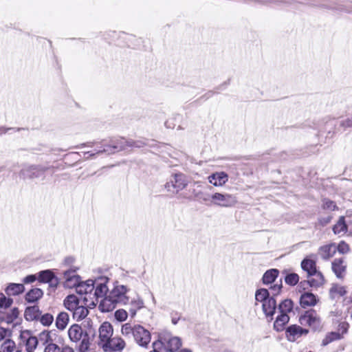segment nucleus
<instances>
[{
    "mask_svg": "<svg viewBox=\"0 0 352 352\" xmlns=\"http://www.w3.org/2000/svg\"><path fill=\"white\" fill-rule=\"evenodd\" d=\"M129 290L124 285H116L109 295L100 301L99 305L100 311L102 312H109L113 311L118 305H127L129 301V297L126 296Z\"/></svg>",
    "mask_w": 352,
    "mask_h": 352,
    "instance_id": "nucleus-1",
    "label": "nucleus"
},
{
    "mask_svg": "<svg viewBox=\"0 0 352 352\" xmlns=\"http://www.w3.org/2000/svg\"><path fill=\"white\" fill-rule=\"evenodd\" d=\"M133 146L140 147V145L132 140H127L123 138H116L111 140L109 144H104L102 148L95 150L94 152L85 153V157L89 159L103 153L111 155Z\"/></svg>",
    "mask_w": 352,
    "mask_h": 352,
    "instance_id": "nucleus-2",
    "label": "nucleus"
},
{
    "mask_svg": "<svg viewBox=\"0 0 352 352\" xmlns=\"http://www.w3.org/2000/svg\"><path fill=\"white\" fill-rule=\"evenodd\" d=\"M155 348H161L164 352H177L182 346L178 337H173L168 333L160 334L159 340L153 342Z\"/></svg>",
    "mask_w": 352,
    "mask_h": 352,
    "instance_id": "nucleus-3",
    "label": "nucleus"
},
{
    "mask_svg": "<svg viewBox=\"0 0 352 352\" xmlns=\"http://www.w3.org/2000/svg\"><path fill=\"white\" fill-rule=\"evenodd\" d=\"M188 184V180L184 174L181 173H175L171 176L170 181L166 184L165 188L168 191H171V188H173L175 190L173 192L177 193L184 189Z\"/></svg>",
    "mask_w": 352,
    "mask_h": 352,
    "instance_id": "nucleus-4",
    "label": "nucleus"
},
{
    "mask_svg": "<svg viewBox=\"0 0 352 352\" xmlns=\"http://www.w3.org/2000/svg\"><path fill=\"white\" fill-rule=\"evenodd\" d=\"M299 320L301 324H307L314 330L318 329L320 327V318L314 309L305 311L304 315L300 317Z\"/></svg>",
    "mask_w": 352,
    "mask_h": 352,
    "instance_id": "nucleus-5",
    "label": "nucleus"
},
{
    "mask_svg": "<svg viewBox=\"0 0 352 352\" xmlns=\"http://www.w3.org/2000/svg\"><path fill=\"white\" fill-rule=\"evenodd\" d=\"M237 202L236 197L230 194L215 192L211 195V203L221 207H232Z\"/></svg>",
    "mask_w": 352,
    "mask_h": 352,
    "instance_id": "nucleus-6",
    "label": "nucleus"
},
{
    "mask_svg": "<svg viewBox=\"0 0 352 352\" xmlns=\"http://www.w3.org/2000/svg\"><path fill=\"white\" fill-rule=\"evenodd\" d=\"M48 169L47 167L30 165L24 166L20 171V175L23 179H34L38 178L44 175L45 172Z\"/></svg>",
    "mask_w": 352,
    "mask_h": 352,
    "instance_id": "nucleus-7",
    "label": "nucleus"
},
{
    "mask_svg": "<svg viewBox=\"0 0 352 352\" xmlns=\"http://www.w3.org/2000/svg\"><path fill=\"white\" fill-rule=\"evenodd\" d=\"M133 339L140 346L147 347L151 342V333L142 326L135 325Z\"/></svg>",
    "mask_w": 352,
    "mask_h": 352,
    "instance_id": "nucleus-8",
    "label": "nucleus"
},
{
    "mask_svg": "<svg viewBox=\"0 0 352 352\" xmlns=\"http://www.w3.org/2000/svg\"><path fill=\"white\" fill-rule=\"evenodd\" d=\"M98 333L99 341L98 344V346L102 347V345H106L107 342L112 338L113 333V326L109 322H104L100 326Z\"/></svg>",
    "mask_w": 352,
    "mask_h": 352,
    "instance_id": "nucleus-9",
    "label": "nucleus"
},
{
    "mask_svg": "<svg viewBox=\"0 0 352 352\" xmlns=\"http://www.w3.org/2000/svg\"><path fill=\"white\" fill-rule=\"evenodd\" d=\"M125 342L120 337H112L101 347L104 352H120L125 347Z\"/></svg>",
    "mask_w": 352,
    "mask_h": 352,
    "instance_id": "nucleus-10",
    "label": "nucleus"
},
{
    "mask_svg": "<svg viewBox=\"0 0 352 352\" xmlns=\"http://www.w3.org/2000/svg\"><path fill=\"white\" fill-rule=\"evenodd\" d=\"M308 333V330L301 327L293 324L286 329V337L290 342H294L303 334Z\"/></svg>",
    "mask_w": 352,
    "mask_h": 352,
    "instance_id": "nucleus-11",
    "label": "nucleus"
},
{
    "mask_svg": "<svg viewBox=\"0 0 352 352\" xmlns=\"http://www.w3.org/2000/svg\"><path fill=\"white\" fill-rule=\"evenodd\" d=\"M331 268L338 278H343L346 268L344 259L343 258L334 259L331 263Z\"/></svg>",
    "mask_w": 352,
    "mask_h": 352,
    "instance_id": "nucleus-12",
    "label": "nucleus"
},
{
    "mask_svg": "<svg viewBox=\"0 0 352 352\" xmlns=\"http://www.w3.org/2000/svg\"><path fill=\"white\" fill-rule=\"evenodd\" d=\"M84 305H78L75 309L72 311L73 312V318L76 321L82 320L85 318L89 314V310L87 308V298L84 297L83 298Z\"/></svg>",
    "mask_w": 352,
    "mask_h": 352,
    "instance_id": "nucleus-13",
    "label": "nucleus"
},
{
    "mask_svg": "<svg viewBox=\"0 0 352 352\" xmlns=\"http://www.w3.org/2000/svg\"><path fill=\"white\" fill-rule=\"evenodd\" d=\"M262 307L266 317H270V320H272L276 309V301L274 298L271 296L267 299V300L262 304Z\"/></svg>",
    "mask_w": 352,
    "mask_h": 352,
    "instance_id": "nucleus-14",
    "label": "nucleus"
},
{
    "mask_svg": "<svg viewBox=\"0 0 352 352\" xmlns=\"http://www.w3.org/2000/svg\"><path fill=\"white\" fill-rule=\"evenodd\" d=\"M107 280L108 278H100V282L99 280H97L96 282L95 292L94 296L96 298V299H98L100 298H104V297L107 296V294L109 290L106 285Z\"/></svg>",
    "mask_w": 352,
    "mask_h": 352,
    "instance_id": "nucleus-15",
    "label": "nucleus"
},
{
    "mask_svg": "<svg viewBox=\"0 0 352 352\" xmlns=\"http://www.w3.org/2000/svg\"><path fill=\"white\" fill-rule=\"evenodd\" d=\"M228 180V175L224 172H217L208 177V182L215 186H221Z\"/></svg>",
    "mask_w": 352,
    "mask_h": 352,
    "instance_id": "nucleus-16",
    "label": "nucleus"
},
{
    "mask_svg": "<svg viewBox=\"0 0 352 352\" xmlns=\"http://www.w3.org/2000/svg\"><path fill=\"white\" fill-rule=\"evenodd\" d=\"M68 336L71 341L79 342L83 336L82 327L78 324H72L68 330Z\"/></svg>",
    "mask_w": 352,
    "mask_h": 352,
    "instance_id": "nucleus-17",
    "label": "nucleus"
},
{
    "mask_svg": "<svg viewBox=\"0 0 352 352\" xmlns=\"http://www.w3.org/2000/svg\"><path fill=\"white\" fill-rule=\"evenodd\" d=\"M336 252V245L331 243L321 246L319 248L318 253L321 258L324 260H328L333 257Z\"/></svg>",
    "mask_w": 352,
    "mask_h": 352,
    "instance_id": "nucleus-18",
    "label": "nucleus"
},
{
    "mask_svg": "<svg viewBox=\"0 0 352 352\" xmlns=\"http://www.w3.org/2000/svg\"><path fill=\"white\" fill-rule=\"evenodd\" d=\"M318 299L316 296L310 292H305L300 298V304L302 307L314 306L317 303Z\"/></svg>",
    "mask_w": 352,
    "mask_h": 352,
    "instance_id": "nucleus-19",
    "label": "nucleus"
},
{
    "mask_svg": "<svg viewBox=\"0 0 352 352\" xmlns=\"http://www.w3.org/2000/svg\"><path fill=\"white\" fill-rule=\"evenodd\" d=\"M309 278V279L307 280V283L311 287H319L322 286L325 282L324 276L318 270L316 271V273H313L311 275V277Z\"/></svg>",
    "mask_w": 352,
    "mask_h": 352,
    "instance_id": "nucleus-20",
    "label": "nucleus"
},
{
    "mask_svg": "<svg viewBox=\"0 0 352 352\" xmlns=\"http://www.w3.org/2000/svg\"><path fill=\"white\" fill-rule=\"evenodd\" d=\"M301 267L303 271L307 273L308 277H311V275L316 273L317 270L316 261L309 258H305L302 261Z\"/></svg>",
    "mask_w": 352,
    "mask_h": 352,
    "instance_id": "nucleus-21",
    "label": "nucleus"
},
{
    "mask_svg": "<svg viewBox=\"0 0 352 352\" xmlns=\"http://www.w3.org/2000/svg\"><path fill=\"white\" fill-rule=\"evenodd\" d=\"M289 317L286 314H280L277 316L274 323V329L276 331H282L285 326L289 322Z\"/></svg>",
    "mask_w": 352,
    "mask_h": 352,
    "instance_id": "nucleus-22",
    "label": "nucleus"
},
{
    "mask_svg": "<svg viewBox=\"0 0 352 352\" xmlns=\"http://www.w3.org/2000/svg\"><path fill=\"white\" fill-rule=\"evenodd\" d=\"M41 314V311L38 306L28 307L25 311V317L28 320H38Z\"/></svg>",
    "mask_w": 352,
    "mask_h": 352,
    "instance_id": "nucleus-23",
    "label": "nucleus"
},
{
    "mask_svg": "<svg viewBox=\"0 0 352 352\" xmlns=\"http://www.w3.org/2000/svg\"><path fill=\"white\" fill-rule=\"evenodd\" d=\"M24 290L23 284L10 283L6 288L5 292L8 296H16L23 293Z\"/></svg>",
    "mask_w": 352,
    "mask_h": 352,
    "instance_id": "nucleus-24",
    "label": "nucleus"
},
{
    "mask_svg": "<svg viewBox=\"0 0 352 352\" xmlns=\"http://www.w3.org/2000/svg\"><path fill=\"white\" fill-rule=\"evenodd\" d=\"M127 305L130 307L129 312L131 313V316H134L136 314L137 311L144 307V301L139 296H137V298L129 300Z\"/></svg>",
    "mask_w": 352,
    "mask_h": 352,
    "instance_id": "nucleus-25",
    "label": "nucleus"
},
{
    "mask_svg": "<svg viewBox=\"0 0 352 352\" xmlns=\"http://www.w3.org/2000/svg\"><path fill=\"white\" fill-rule=\"evenodd\" d=\"M69 317L67 313L62 311L58 314L56 319V327L59 330H64L68 324Z\"/></svg>",
    "mask_w": 352,
    "mask_h": 352,
    "instance_id": "nucleus-26",
    "label": "nucleus"
},
{
    "mask_svg": "<svg viewBox=\"0 0 352 352\" xmlns=\"http://www.w3.org/2000/svg\"><path fill=\"white\" fill-rule=\"evenodd\" d=\"M346 294L345 287L339 285H333L330 290L329 295L332 299H339Z\"/></svg>",
    "mask_w": 352,
    "mask_h": 352,
    "instance_id": "nucleus-27",
    "label": "nucleus"
},
{
    "mask_svg": "<svg viewBox=\"0 0 352 352\" xmlns=\"http://www.w3.org/2000/svg\"><path fill=\"white\" fill-rule=\"evenodd\" d=\"M79 299L74 294L67 296L64 300V306L67 309L72 311L79 305Z\"/></svg>",
    "mask_w": 352,
    "mask_h": 352,
    "instance_id": "nucleus-28",
    "label": "nucleus"
},
{
    "mask_svg": "<svg viewBox=\"0 0 352 352\" xmlns=\"http://www.w3.org/2000/svg\"><path fill=\"white\" fill-rule=\"evenodd\" d=\"M43 295V291L39 288L30 289L25 295V300L28 302H34Z\"/></svg>",
    "mask_w": 352,
    "mask_h": 352,
    "instance_id": "nucleus-29",
    "label": "nucleus"
},
{
    "mask_svg": "<svg viewBox=\"0 0 352 352\" xmlns=\"http://www.w3.org/2000/svg\"><path fill=\"white\" fill-rule=\"evenodd\" d=\"M333 231L335 234H344L347 232V225L346 224L344 217H340L338 221L333 227Z\"/></svg>",
    "mask_w": 352,
    "mask_h": 352,
    "instance_id": "nucleus-30",
    "label": "nucleus"
},
{
    "mask_svg": "<svg viewBox=\"0 0 352 352\" xmlns=\"http://www.w3.org/2000/svg\"><path fill=\"white\" fill-rule=\"evenodd\" d=\"M279 272L276 269H271L265 272L263 276V283L265 285L273 283L277 278Z\"/></svg>",
    "mask_w": 352,
    "mask_h": 352,
    "instance_id": "nucleus-31",
    "label": "nucleus"
},
{
    "mask_svg": "<svg viewBox=\"0 0 352 352\" xmlns=\"http://www.w3.org/2000/svg\"><path fill=\"white\" fill-rule=\"evenodd\" d=\"M293 302L290 299L283 300L278 305V311L280 314H286L291 312L293 309Z\"/></svg>",
    "mask_w": 352,
    "mask_h": 352,
    "instance_id": "nucleus-32",
    "label": "nucleus"
},
{
    "mask_svg": "<svg viewBox=\"0 0 352 352\" xmlns=\"http://www.w3.org/2000/svg\"><path fill=\"white\" fill-rule=\"evenodd\" d=\"M54 335L55 333H53L52 331H43L38 335V342H42L44 345L49 344L53 342L54 340L52 336Z\"/></svg>",
    "mask_w": 352,
    "mask_h": 352,
    "instance_id": "nucleus-33",
    "label": "nucleus"
},
{
    "mask_svg": "<svg viewBox=\"0 0 352 352\" xmlns=\"http://www.w3.org/2000/svg\"><path fill=\"white\" fill-rule=\"evenodd\" d=\"M270 293L267 289H259L256 290L255 294V299L258 302L266 301L270 298Z\"/></svg>",
    "mask_w": 352,
    "mask_h": 352,
    "instance_id": "nucleus-34",
    "label": "nucleus"
},
{
    "mask_svg": "<svg viewBox=\"0 0 352 352\" xmlns=\"http://www.w3.org/2000/svg\"><path fill=\"white\" fill-rule=\"evenodd\" d=\"M122 334L126 338H130L133 337L135 332V325L132 326L129 323H126L122 326L121 329Z\"/></svg>",
    "mask_w": 352,
    "mask_h": 352,
    "instance_id": "nucleus-35",
    "label": "nucleus"
},
{
    "mask_svg": "<svg viewBox=\"0 0 352 352\" xmlns=\"http://www.w3.org/2000/svg\"><path fill=\"white\" fill-rule=\"evenodd\" d=\"M16 347L15 342L10 340H6L1 346V352H13Z\"/></svg>",
    "mask_w": 352,
    "mask_h": 352,
    "instance_id": "nucleus-36",
    "label": "nucleus"
},
{
    "mask_svg": "<svg viewBox=\"0 0 352 352\" xmlns=\"http://www.w3.org/2000/svg\"><path fill=\"white\" fill-rule=\"evenodd\" d=\"M54 274L49 270H43L38 274V280L42 283H48L54 277Z\"/></svg>",
    "mask_w": 352,
    "mask_h": 352,
    "instance_id": "nucleus-37",
    "label": "nucleus"
},
{
    "mask_svg": "<svg viewBox=\"0 0 352 352\" xmlns=\"http://www.w3.org/2000/svg\"><path fill=\"white\" fill-rule=\"evenodd\" d=\"M38 343V340L35 336H30L26 341V351L28 352H32L36 348Z\"/></svg>",
    "mask_w": 352,
    "mask_h": 352,
    "instance_id": "nucleus-38",
    "label": "nucleus"
},
{
    "mask_svg": "<svg viewBox=\"0 0 352 352\" xmlns=\"http://www.w3.org/2000/svg\"><path fill=\"white\" fill-rule=\"evenodd\" d=\"M299 280V276L296 273L287 274L285 276V283L291 286H294L298 283Z\"/></svg>",
    "mask_w": 352,
    "mask_h": 352,
    "instance_id": "nucleus-39",
    "label": "nucleus"
},
{
    "mask_svg": "<svg viewBox=\"0 0 352 352\" xmlns=\"http://www.w3.org/2000/svg\"><path fill=\"white\" fill-rule=\"evenodd\" d=\"M80 276H72L71 278H67L65 280V287L72 288L76 287L80 283Z\"/></svg>",
    "mask_w": 352,
    "mask_h": 352,
    "instance_id": "nucleus-40",
    "label": "nucleus"
},
{
    "mask_svg": "<svg viewBox=\"0 0 352 352\" xmlns=\"http://www.w3.org/2000/svg\"><path fill=\"white\" fill-rule=\"evenodd\" d=\"M322 208L330 211L338 210V206L336 203L329 199H322Z\"/></svg>",
    "mask_w": 352,
    "mask_h": 352,
    "instance_id": "nucleus-41",
    "label": "nucleus"
},
{
    "mask_svg": "<svg viewBox=\"0 0 352 352\" xmlns=\"http://www.w3.org/2000/svg\"><path fill=\"white\" fill-rule=\"evenodd\" d=\"M41 323L44 326H50L54 321V317L50 314H41L38 319Z\"/></svg>",
    "mask_w": 352,
    "mask_h": 352,
    "instance_id": "nucleus-42",
    "label": "nucleus"
},
{
    "mask_svg": "<svg viewBox=\"0 0 352 352\" xmlns=\"http://www.w3.org/2000/svg\"><path fill=\"white\" fill-rule=\"evenodd\" d=\"M13 302V300L7 298L3 294H0V308L6 309L10 307Z\"/></svg>",
    "mask_w": 352,
    "mask_h": 352,
    "instance_id": "nucleus-43",
    "label": "nucleus"
},
{
    "mask_svg": "<svg viewBox=\"0 0 352 352\" xmlns=\"http://www.w3.org/2000/svg\"><path fill=\"white\" fill-rule=\"evenodd\" d=\"M19 311L18 308L14 307L11 310L10 314H8L6 316V322L8 324L12 323L15 319H16L19 316Z\"/></svg>",
    "mask_w": 352,
    "mask_h": 352,
    "instance_id": "nucleus-44",
    "label": "nucleus"
},
{
    "mask_svg": "<svg viewBox=\"0 0 352 352\" xmlns=\"http://www.w3.org/2000/svg\"><path fill=\"white\" fill-rule=\"evenodd\" d=\"M82 341L80 344V351L81 352H86L89 349L90 342L89 336L87 333H85L84 336L82 338Z\"/></svg>",
    "mask_w": 352,
    "mask_h": 352,
    "instance_id": "nucleus-45",
    "label": "nucleus"
},
{
    "mask_svg": "<svg viewBox=\"0 0 352 352\" xmlns=\"http://www.w3.org/2000/svg\"><path fill=\"white\" fill-rule=\"evenodd\" d=\"M85 287V290L86 291V294H91L95 288L96 283L91 279L87 280L85 282H82Z\"/></svg>",
    "mask_w": 352,
    "mask_h": 352,
    "instance_id": "nucleus-46",
    "label": "nucleus"
},
{
    "mask_svg": "<svg viewBox=\"0 0 352 352\" xmlns=\"http://www.w3.org/2000/svg\"><path fill=\"white\" fill-rule=\"evenodd\" d=\"M339 338H340V334L338 333L332 332V333H329V335H327L325 337V338L322 340V344L327 345L329 343L331 342L332 341L339 339Z\"/></svg>",
    "mask_w": 352,
    "mask_h": 352,
    "instance_id": "nucleus-47",
    "label": "nucleus"
},
{
    "mask_svg": "<svg viewBox=\"0 0 352 352\" xmlns=\"http://www.w3.org/2000/svg\"><path fill=\"white\" fill-rule=\"evenodd\" d=\"M195 197L197 199H199L201 201H204L205 203H207L208 201L211 202V195L204 193L202 192H198L197 193H196L195 195Z\"/></svg>",
    "mask_w": 352,
    "mask_h": 352,
    "instance_id": "nucleus-48",
    "label": "nucleus"
},
{
    "mask_svg": "<svg viewBox=\"0 0 352 352\" xmlns=\"http://www.w3.org/2000/svg\"><path fill=\"white\" fill-rule=\"evenodd\" d=\"M336 251H338L341 254L347 253L349 251V246L346 243L342 241L336 246Z\"/></svg>",
    "mask_w": 352,
    "mask_h": 352,
    "instance_id": "nucleus-49",
    "label": "nucleus"
},
{
    "mask_svg": "<svg viewBox=\"0 0 352 352\" xmlns=\"http://www.w3.org/2000/svg\"><path fill=\"white\" fill-rule=\"evenodd\" d=\"M115 317L119 321H124L127 318V312L123 309L117 310L115 313Z\"/></svg>",
    "mask_w": 352,
    "mask_h": 352,
    "instance_id": "nucleus-50",
    "label": "nucleus"
},
{
    "mask_svg": "<svg viewBox=\"0 0 352 352\" xmlns=\"http://www.w3.org/2000/svg\"><path fill=\"white\" fill-rule=\"evenodd\" d=\"M60 347L54 342L47 344L45 347L44 352H59Z\"/></svg>",
    "mask_w": 352,
    "mask_h": 352,
    "instance_id": "nucleus-51",
    "label": "nucleus"
},
{
    "mask_svg": "<svg viewBox=\"0 0 352 352\" xmlns=\"http://www.w3.org/2000/svg\"><path fill=\"white\" fill-rule=\"evenodd\" d=\"M340 125L344 129L352 127V116L341 120Z\"/></svg>",
    "mask_w": 352,
    "mask_h": 352,
    "instance_id": "nucleus-52",
    "label": "nucleus"
},
{
    "mask_svg": "<svg viewBox=\"0 0 352 352\" xmlns=\"http://www.w3.org/2000/svg\"><path fill=\"white\" fill-rule=\"evenodd\" d=\"M12 332L10 329L1 327L0 329V340H3L6 336H11Z\"/></svg>",
    "mask_w": 352,
    "mask_h": 352,
    "instance_id": "nucleus-53",
    "label": "nucleus"
},
{
    "mask_svg": "<svg viewBox=\"0 0 352 352\" xmlns=\"http://www.w3.org/2000/svg\"><path fill=\"white\" fill-rule=\"evenodd\" d=\"M281 287H282L281 283L276 284L274 286L270 287V292L273 297H274V296L277 295L280 292Z\"/></svg>",
    "mask_w": 352,
    "mask_h": 352,
    "instance_id": "nucleus-54",
    "label": "nucleus"
},
{
    "mask_svg": "<svg viewBox=\"0 0 352 352\" xmlns=\"http://www.w3.org/2000/svg\"><path fill=\"white\" fill-rule=\"evenodd\" d=\"M64 278L67 279V278H71L72 276H79L76 273V270H66L63 273Z\"/></svg>",
    "mask_w": 352,
    "mask_h": 352,
    "instance_id": "nucleus-55",
    "label": "nucleus"
},
{
    "mask_svg": "<svg viewBox=\"0 0 352 352\" xmlns=\"http://www.w3.org/2000/svg\"><path fill=\"white\" fill-rule=\"evenodd\" d=\"M47 283H49L50 287L53 288L54 290L58 285V279L54 275V277Z\"/></svg>",
    "mask_w": 352,
    "mask_h": 352,
    "instance_id": "nucleus-56",
    "label": "nucleus"
},
{
    "mask_svg": "<svg viewBox=\"0 0 352 352\" xmlns=\"http://www.w3.org/2000/svg\"><path fill=\"white\" fill-rule=\"evenodd\" d=\"M36 279V277L35 275H28L26 277L23 278V283L25 284L32 283L34 282Z\"/></svg>",
    "mask_w": 352,
    "mask_h": 352,
    "instance_id": "nucleus-57",
    "label": "nucleus"
},
{
    "mask_svg": "<svg viewBox=\"0 0 352 352\" xmlns=\"http://www.w3.org/2000/svg\"><path fill=\"white\" fill-rule=\"evenodd\" d=\"M85 287L82 283L80 282L78 286L76 287V292L79 294H86V291L85 290Z\"/></svg>",
    "mask_w": 352,
    "mask_h": 352,
    "instance_id": "nucleus-58",
    "label": "nucleus"
},
{
    "mask_svg": "<svg viewBox=\"0 0 352 352\" xmlns=\"http://www.w3.org/2000/svg\"><path fill=\"white\" fill-rule=\"evenodd\" d=\"M59 352H74L73 348L69 346L68 345L63 346Z\"/></svg>",
    "mask_w": 352,
    "mask_h": 352,
    "instance_id": "nucleus-59",
    "label": "nucleus"
},
{
    "mask_svg": "<svg viewBox=\"0 0 352 352\" xmlns=\"http://www.w3.org/2000/svg\"><path fill=\"white\" fill-rule=\"evenodd\" d=\"M9 130H14V131H19L20 130V129H15L14 128H8V129L2 128V129H0V133L1 134L6 133Z\"/></svg>",
    "mask_w": 352,
    "mask_h": 352,
    "instance_id": "nucleus-60",
    "label": "nucleus"
},
{
    "mask_svg": "<svg viewBox=\"0 0 352 352\" xmlns=\"http://www.w3.org/2000/svg\"><path fill=\"white\" fill-rule=\"evenodd\" d=\"M74 259L72 257H68L65 258V262L67 264H70L73 262Z\"/></svg>",
    "mask_w": 352,
    "mask_h": 352,
    "instance_id": "nucleus-61",
    "label": "nucleus"
},
{
    "mask_svg": "<svg viewBox=\"0 0 352 352\" xmlns=\"http://www.w3.org/2000/svg\"><path fill=\"white\" fill-rule=\"evenodd\" d=\"M5 321L6 322V316L0 312V322Z\"/></svg>",
    "mask_w": 352,
    "mask_h": 352,
    "instance_id": "nucleus-62",
    "label": "nucleus"
},
{
    "mask_svg": "<svg viewBox=\"0 0 352 352\" xmlns=\"http://www.w3.org/2000/svg\"><path fill=\"white\" fill-rule=\"evenodd\" d=\"M165 126L167 127V128H174V126H172L170 123V121L168 120L165 122Z\"/></svg>",
    "mask_w": 352,
    "mask_h": 352,
    "instance_id": "nucleus-63",
    "label": "nucleus"
},
{
    "mask_svg": "<svg viewBox=\"0 0 352 352\" xmlns=\"http://www.w3.org/2000/svg\"><path fill=\"white\" fill-rule=\"evenodd\" d=\"M179 320V318H174V317H173V318H172V322H173V324H176L178 322V320Z\"/></svg>",
    "mask_w": 352,
    "mask_h": 352,
    "instance_id": "nucleus-64",
    "label": "nucleus"
}]
</instances>
